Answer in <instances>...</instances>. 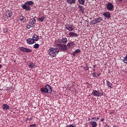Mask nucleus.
I'll use <instances>...</instances> for the list:
<instances>
[{
    "instance_id": "46",
    "label": "nucleus",
    "mask_w": 127,
    "mask_h": 127,
    "mask_svg": "<svg viewBox=\"0 0 127 127\" xmlns=\"http://www.w3.org/2000/svg\"><path fill=\"white\" fill-rule=\"evenodd\" d=\"M93 71H95V69H93Z\"/></svg>"
},
{
    "instance_id": "40",
    "label": "nucleus",
    "mask_w": 127,
    "mask_h": 127,
    "mask_svg": "<svg viewBox=\"0 0 127 127\" xmlns=\"http://www.w3.org/2000/svg\"><path fill=\"white\" fill-rule=\"evenodd\" d=\"M96 66H97V65H96V64L93 65L94 68H96Z\"/></svg>"
},
{
    "instance_id": "34",
    "label": "nucleus",
    "mask_w": 127,
    "mask_h": 127,
    "mask_svg": "<svg viewBox=\"0 0 127 127\" xmlns=\"http://www.w3.org/2000/svg\"><path fill=\"white\" fill-rule=\"evenodd\" d=\"M30 127H36V125L32 124V125H31Z\"/></svg>"
},
{
    "instance_id": "9",
    "label": "nucleus",
    "mask_w": 127,
    "mask_h": 127,
    "mask_svg": "<svg viewBox=\"0 0 127 127\" xmlns=\"http://www.w3.org/2000/svg\"><path fill=\"white\" fill-rule=\"evenodd\" d=\"M22 8H23V9H25V10L29 11L31 9L30 6L28 5L26 3H25L23 5H22Z\"/></svg>"
},
{
    "instance_id": "20",
    "label": "nucleus",
    "mask_w": 127,
    "mask_h": 127,
    "mask_svg": "<svg viewBox=\"0 0 127 127\" xmlns=\"http://www.w3.org/2000/svg\"><path fill=\"white\" fill-rule=\"evenodd\" d=\"M80 52H81V50L80 49H77L72 53V56H75L76 54L78 53H80Z\"/></svg>"
},
{
    "instance_id": "26",
    "label": "nucleus",
    "mask_w": 127,
    "mask_h": 127,
    "mask_svg": "<svg viewBox=\"0 0 127 127\" xmlns=\"http://www.w3.org/2000/svg\"><path fill=\"white\" fill-rule=\"evenodd\" d=\"M38 19L39 20H40V21H41V22H42V21H43L44 19H45V16H43L40 18H39Z\"/></svg>"
},
{
    "instance_id": "37",
    "label": "nucleus",
    "mask_w": 127,
    "mask_h": 127,
    "mask_svg": "<svg viewBox=\"0 0 127 127\" xmlns=\"http://www.w3.org/2000/svg\"><path fill=\"white\" fill-rule=\"evenodd\" d=\"M100 75H101V73H98V74H97L98 77H99V76H100Z\"/></svg>"
},
{
    "instance_id": "31",
    "label": "nucleus",
    "mask_w": 127,
    "mask_h": 127,
    "mask_svg": "<svg viewBox=\"0 0 127 127\" xmlns=\"http://www.w3.org/2000/svg\"><path fill=\"white\" fill-rule=\"evenodd\" d=\"M124 63H127V55L125 58H124V60L123 61Z\"/></svg>"
},
{
    "instance_id": "27",
    "label": "nucleus",
    "mask_w": 127,
    "mask_h": 127,
    "mask_svg": "<svg viewBox=\"0 0 127 127\" xmlns=\"http://www.w3.org/2000/svg\"><path fill=\"white\" fill-rule=\"evenodd\" d=\"M78 2L80 4L84 5L85 4V0H78Z\"/></svg>"
},
{
    "instance_id": "14",
    "label": "nucleus",
    "mask_w": 127,
    "mask_h": 127,
    "mask_svg": "<svg viewBox=\"0 0 127 127\" xmlns=\"http://www.w3.org/2000/svg\"><path fill=\"white\" fill-rule=\"evenodd\" d=\"M66 2L69 4H74L76 3V0H66Z\"/></svg>"
},
{
    "instance_id": "36",
    "label": "nucleus",
    "mask_w": 127,
    "mask_h": 127,
    "mask_svg": "<svg viewBox=\"0 0 127 127\" xmlns=\"http://www.w3.org/2000/svg\"><path fill=\"white\" fill-rule=\"evenodd\" d=\"M96 119V117L92 118V120H94V121H95Z\"/></svg>"
},
{
    "instance_id": "47",
    "label": "nucleus",
    "mask_w": 127,
    "mask_h": 127,
    "mask_svg": "<svg viewBox=\"0 0 127 127\" xmlns=\"http://www.w3.org/2000/svg\"><path fill=\"white\" fill-rule=\"evenodd\" d=\"M88 121H90V119H89Z\"/></svg>"
},
{
    "instance_id": "39",
    "label": "nucleus",
    "mask_w": 127,
    "mask_h": 127,
    "mask_svg": "<svg viewBox=\"0 0 127 127\" xmlns=\"http://www.w3.org/2000/svg\"><path fill=\"white\" fill-rule=\"evenodd\" d=\"M104 127H110V126H109L108 125H106Z\"/></svg>"
},
{
    "instance_id": "5",
    "label": "nucleus",
    "mask_w": 127,
    "mask_h": 127,
    "mask_svg": "<svg viewBox=\"0 0 127 127\" xmlns=\"http://www.w3.org/2000/svg\"><path fill=\"white\" fill-rule=\"evenodd\" d=\"M35 22H36V20H35V19L34 18L31 19L29 24L27 25V28H28V29H29V28H31V27H33V26H34V24H35Z\"/></svg>"
},
{
    "instance_id": "33",
    "label": "nucleus",
    "mask_w": 127,
    "mask_h": 127,
    "mask_svg": "<svg viewBox=\"0 0 127 127\" xmlns=\"http://www.w3.org/2000/svg\"><path fill=\"white\" fill-rule=\"evenodd\" d=\"M3 31H4V33H6V32H7V29L4 28V29H3Z\"/></svg>"
},
{
    "instance_id": "30",
    "label": "nucleus",
    "mask_w": 127,
    "mask_h": 127,
    "mask_svg": "<svg viewBox=\"0 0 127 127\" xmlns=\"http://www.w3.org/2000/svg\"><path fill=\"white\" fill-rule=\"evenodd\" d=\"M108 87H109V88H112V84H111V82H109V81H107L106 82Z\"/></svg>"
},
{
    "instance_id": "22",
    "label": "nucleus",
    "mask_w": 127,
    "mask_h": 127,
    "mask_svg": "<svg viewBox=\"0 0 127 127\" xmlns=\"http://www.w3.org/2000/svg\"><path fill=\"white\" fill-rule=\"evenodd\" d=\"M9 106L7 104H3V110H9Z\"/></svg>"
},
{
    "instance_id": "35",
    "label": "nucleus",
    "mask_w": 127,
    "mask_h": 127,
    "mask_svg": "<svg viewBox=\"0 0 127 127\" xmlns=\"http://www.w3.org/2000/svg\"><path fill=\"white\" fill-rule=\"evenodd\" d=\"M105 121V119H104V118H102L101 119V122H103V121Z\"/></svg>"
},
{
    "instance_id": "11",
    "label": "nucleus",
    "mask_w": 127,
    "mask_h": 127,
    "mask_svg": "<svg viewBox=\"0 0 127 127\" xmlns=\"http://www.w3.org/2000/svg\"><path fill=\"white\" fill-rule=\"evenodd\" d=\"M103 15L107 18H111V13L110 12H105L103 13Z\"/></svg>"
},
{
    "instance_id": "1",
    "label": "nucleus",
    "mask_w": 127,
    "mask_h": 127,
    "mask_svg": "<svg viewBox=\"0 0 127 127\" xmlns=\"http://www.w3.org/2000/svg\"><path fill=\"white\" fill-rule=\"evenodd\" d=\"M59 53V49L56 48H50L48 50V54L50 55L51 57L55 58Z\"/></svg>"
},
{
    "instance_id": "17",
    "label": "nucleus",
    "mask_w": 127,
    "mask_h": 127,
    "mask_svg": "<svg viewBox=\"0 0 127 127\" xmlns=\"http://www.w3.org/2000/svg\"><path fill=\"white\" fill-rule=\"evenodd\" d=\"M94 19L95 20L96 23H99V22H101V21L103 20V17L96 18Z\"/></svg>"
},
{
    "instance_id": "13",
    "label": "nucleus",
    "mask_w": 127,
    "mask_h": 127,
    "mask_svg": "<svg viewBox=\"0 0 127 127\" xmlns=\"http://www.w3.org/2000/svg\"><path fill=\"white\" fill-rule=\"evenodd\" d=\"M39 39V36L37 35H33L32 37V40H33L34 42V41H37Z\"/></svg>"
},
{
    "instance_id": "23",
    "label": "nucleus",
    "mask_w": 127,
    "mask_h": 127,
    "mask_svg": "<svg viewBox=\"0 0 127 127\" xmlns=\"http://www.w3.org/2000/svg\"><path fill=\"white\" fill-rule=\"evenodd\" d=\"M78 8L80 9V10L81 11V12L82 13H84V12H85L84 11L85 8H84L82 6L79 5H78Z\"/></svg>"
},
{
    "instance_id": "42",
    "label": "nucleus",
    "mask_w": 127,
    "mask_h": 127,
    "mask_svg": "<svg viewBox=\"0 0 127 127\" xmlns=\"http://www.w3.org/2000/svg\"><path fill=\"white\" fill-rule=\"evenodd\" d=\"M119 1H123V0H119Z\"/></svg>"
},
{
    "instance_id": "12",
    "label": "nucleus",
    "mask_w": 127,
    "mask_h": 127,
    "mask_svg": "<svg viewBox=\"0 0 127 127\" xmlns=\"http://www.w3.org/2000/svg\"><path fill=\"white\" fill-rule=\"evenodd\" d=\"M19 20H20L21 22H25L26 19L25 17H24L23 16H20L19 17Z\"/></svg>"
},
{
    "instance_id": "18",
    "label": "nucleus",
    "mask_w": 127,
    "mask_h": 127,
    "mask_svg": "<svg viewBox=\"0 0 127 127\" xmlns=\"http://www.w3.org/2000/svg\"><path fill=\"white\" fill-rule=\"evenodd\" d=\"M90 126L92 127H96L97 126V122L95 121H91L90 124Z\"/></svg>"
},
{
    "instance_id": "6",
    "label": "nucleus",
    "mask_w": 127,
    "mask_h": 127,
    "mask_svg": "<svg viewBox=\"0 0 127 127\" xmlns=\"http://www.w3.org/2000/svg\"><path fill=\"white\" fill-rule=\"evenodd\" d=\"M19 49L22 52H26V53H30V52H32V50L31 49L24 48L23 47H20Z\"/></svg>"
},
{
    "instance_id": "24",
    "label": "nucleus",
    "mask_w": 127,
    "mask_h": 127,
    "mask_svg": "<svg viewBox=\"0 0 127 127\" xmlns=\"http://www.w3.org/2000/svg\"><path fill=\"white\" fill-rule=\"evenodd\" d=\"M36 66V65H35V64L33 63H31L29 65V68H31V69H33V68Z\"/></svg>"
},
{
    "instance_id": "2",
    "label": "nucleus",
    "mask_w": 127,
    "mask_h": 127,
    "mask_svg": "<svg viewBox=\"0 0 127 127\" xmlns=\"http://www.w3.org/2000/svg\"><path fill=\"white\" fill-rule=\"evenodd\" d=\"M41 92L44 94H51L52 93V88L50 85L47 84L45 86V87L41 89Z\"/></svg>"
},
{
    "instance_id": "32",
    "label": "nucleus",
    "mask_w": 127,
    "mask_h": 127,
    "mask_svg": "<svg viewBox=\"0 0 127 127\" xmlns=\"http://www.w3.org/2000/svg\"><path fill=\"white\" fill-rule=\"evenodd\" d=\"M92 75H93V77H94L95 78H97V76H96L95 72H94L93 73H92Z\"/></svg>"
},
{
    "instance_id": "44",
    "label": "nucleus",
    "mask_w": 127,
    "mask_h": 127,
    "mask_svg": "<svg viewBox=\"0 0 127 127\" xmlns=\"http://www.w3.org/2000/svg\"><path fill=\"white\" fill-rule=\"evenodd\" d=\"M86 70H89V67H88Z\"/></svg>"
},
{
    "instance_id": "19",
    "label": "nucleus",
    "mask_w": 127,
    "mask_h": 127,
    "mask_svg": "<svg viewBox=\"0 0 127 127\" xmlns=\"http://www.w3.org/2000/svg\"><path fill=\"white\" fill-rule=\"evenodd\" d=\"M67 45L68 48H71L72 46H74V45H75V43L73 42H69Z\"/></svg>"
},
{
    "instance_id": "45",
    "label": "nucleus",
    "mask_w": 127,
    "mask_h": 127,
    "mask_svg": "<svg viewBox=\"0 0 127 127\" xmlns=\"http://www.w3.org/2000/svg\"><path fill=\"white\" fill-rule=\"evenodd\" d=\"M113 127H117V126H114Z\"/></svg>"
},
{
    "instance_id": "28",
    "label": "nucleus",
    "mask_w": 127,
    "mask_h": 127,
    "mask_svg": "<svg viewBox=\"0 0 127 127\" xmlns=\"http://www.w3.org/2000/svg\"><path fill=\"white\" fill-rule=\"evenodd\" d=\"M91 24L92 25H94V24H96V20H95V19H94L93 20H92L91 21Z\"/></svg>"
},
{
    "instance_id": "16",
    "label": "nucleus",
    "mask_w": 127,
    "mask_h": 127,
    "mask_svg": "<svg viewBox=\"0 0 127 127\" xmlns=\"http://www.w3.org/2000/svg\"><path fill=\"white\" fill-rule=\"evenodd\" d=\"M68 35L71 36L72 37H77L78 35V34L74 32H69Z\"/></svg>"
},
{
    "instance_id": "25",
    "label": "nucleus",
    "mask_w": 127,
    "mask_h": 127,
    "mask_svg": "<svg viewBox=\"0 0 127 127\" xmlns=\"http://www.w3.org/2000/svg\"><path fill=\"white\" fill-rule=\"evenodd\" d=\"M62 41L63 43H67V41H68V40L66 38H63L62 39Z\"/></svg>"
},
{
    "instance_id": "8",
    "label": "nucleus",
    "mask_w": 127,
    "mask_h": 127,
    "mask_svg": "<svg viewBox=\"0 0 127 127\" xmlns=\"http://www.w3.org/2000/svg\"><path fill=\"white\" fill-rule=\"evenodd\" d=\"M107 8L108 10H112V9L114 8V5L111 2H109L108 3H107Z\"/></svg>"
},
{
    "instance_id": "29",
    "label": "nucleus",
    "mask_w": 127,
    "mask_h": 127,
    "mask_svg": "<svg viewBox=\"0 0 127 127\" xmlns=\"http://www.w3.org/2000/svg\"><path fill=\"white\" fill-rule=\"evenodd\" d=\"M39 48V44H36L34 45V48H35L36 49H37Z\"/></svg>"
},
{
    "instance_id": "15",
    "label": "nucleus",
    "mask_w": 127,
    "mask_h": 127,
    "mask_svg": "<svg viewBox=\"0 0 127 127\" xmlns=\"http://www.w3.org/2000/svg\"><path fill=\"white\" fill-rule=\"evenodd\" d=\"M27 43L28 44H33L35 43L34 41L31 38H29L27 40Z\"/></svg>"
},
{
    "instance_id": "10",
    "label": "nucleus",
    "mask_w": 127,
    "mask_h": 127,
    "mask_svg": "<svg viewBox=\"0 0 127 127\" xmlns=\"http://www.w3.org/2000/svg\"><path fill=\"white\" fill-rule=\"evenodd\" d=\"M65 28L69 31H73V30H74V28L72 27V25L70 24H66Z\"/></svg>"
},
{
    "instance_id": "3",
    "label": "nucleus",
    "mask_w": 127,
    "mask_h": 127,
    "mask_svg": "<svg viewBox=\"0 0 127 127\" xmlns=\"http://www.w3.org/2000/svg\"><path fill=\"white\" fill-rule=\"evenodd\" d=\"M91 95H93L96 97H102V96H104V92H103L102 90H100L99 91L94 90L93 91Z\"/></svg>"
},
{
    "instance_id": "21",
    "label": "nucleus",
    "mask_w": 127,
    "mask_h": 127,
    "mask_svg": "<svg viewBox=\"0 0 127 127\" xmlns=\"http://www.w3.org/2000/svg\"><path fill=\"white\" fill-rule=\"evenodd\" d=\"M25 3L29 6V5H33L34 2H33L32 1H27V2H25Z\"/></svg>"
},
{
    "instance_id": "7",
    "label": "nucleus",
    "mask_w": 127,
    "mask_h": 127,
    "mask_svg": "<svg viewBox=\"0 0 127 127\" xmlns=\"http://www.w3.org/2000/svg\"><path fill=\"white\" fill-rule=\"evenodd\" d=\"M58 45L59 46L61 50H63V51H65V50H67V45H63L61 44H58Z\"/></svg>"
},
{
    "instance_id": "4",
    "label": "nucleus",
    "mask_w": 127,
    "mask_h": 127,
    "mask_svg": "<svg viewBox=\"0 0 127 127\" xmlns=\"http://www.w3.org/2000/svg\"><path fill=\"white\" fill-rule=\"evenodd\" d=\"M12 16V11L11 10H7L5 13V14L3 15V17H4V19H7L9 17H11Z\"/></svg>"
},
{
    "instance_id": "43",
    "label": "nucleus",
    "mask_w": 127,
    "mask_h": 127,
    "mask_svg": "<svg viewBox=\"0 0 127 127\" xmlns=\"http://www.w3.org/2000/svg\"><path fill=\"white\" fill-rule=\"evenodd\" d=\"M96 120H99V118H98V117H97V118H96Z\"/></svg>"
},
{
    "instance_id": "41",
    "label": "nucleus",
    "mask_w": 127,
    "mask_h": 127,
    "mask_svg": "<svg viewBox=\"0 0 127 127\" xmlns=\"http://www.w3.org/2000/svg\"><path fill=\"white\" fill-rule=\"evenodd\" d=\"M2 67V65L0 64V69Z\"/></svg>"
},
{
    "instance_id": "38",
    "label": "nucleus",
    "mask_w": 127,
    "mask_h": 127,
    "mask_svg": "<svg viewBox=\"0 0 127 127\" xmlns=\"http://www.w3.org/2000/svg\"><path fill=\"white\" fill-rule=\"evenodd\" d=\"M69 127H74V126L72 125H69Z\"/></svg>"
}]
</instances>
